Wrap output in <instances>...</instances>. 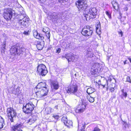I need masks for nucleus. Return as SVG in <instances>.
I'll return each instance as SVG.
<instances>
[{
	"instance_id": "nucleus-1",
	"label": "nucleus",
	"mask_w": 131,
	"mask_h": 131,
	"mask_svg": "<svg viewBox=\"0 0 131 131\" xmlns=\"http://www.w3.org/2000/svg\"><path fill=\"white\" fill-rule=\"evenodd\" d=\"M7 113L8 117V121L11 122H13L17 115L16 111L12 108H8L7 109Z\"/></svg>"
},
{
	"instance_id": "nucleus-2",
	"label": "nucleus",
	"mask_w": 131,
	"mask_h": 131,
	"mask_svg": "<svg viewBox=\"0 0 131 131\" xmlns=\"http://www.w3.org/2000/svg\"><path fill=\"white\" fill-rule=\"evenodd\" d=\"M78 86L75 83L71 84L68 87L67 90L68 93L74 94L77 96L79 95L78 93Z\"/></svg>"
},
{
	"instance_id": "nucleus-3",
	"label": "nucleus",
	"mask_w": 131,
	"mask_h": 131,
	"mask_svg": "<svg viewBox=\"0 0 131 131\" xmlns=\"http://www.w3.org/2000/svg\"><path fill=\"white\" fill-rule=\"evenodd\" d=\"M34 108V105L32 102H30L27 103L25 106L24 105L23 110L25 113H29L33 110Z\"/></svg>"
},
{
	"instance_id": "nucleus-4",
	"label": "nucleus",
	"mask_w": 131,
	"mask_h": 131,
	"mask_svg": "<svg viewBox=\"0 0 131 131\" xmlns=\"http://www.w3.org/2000/svg\"><path fill=\"white\" fill-rule=\"evenodd\" d=\"M93 32L92 28L88 26L85 27L82 29L81 33L85 36H89L92 35Z\"/></svg>"
},
{
	"instance_id": "nucleus-5",
	"label": "nucleus",
	"mask_w": 131,
	"mask_h": 131,
	"mask_svg": "<svg viewBox=\"0 0 131 131\" xmlns=\"http://www.w3.org/2000/svg\"><path fill=\"white\" fill-rule=\"evenodd\" d=\"M37 71L39 74L42 76H45L48 72L46 66L43 64H41L38 66Z\"/></svg>"
},
{
	"instance_id": "nucleus-6",
	"label": "nucleus",
	"mask_w": 131,
	"mask_h": 131,
	"mask_svg": "<svg viewBox=\"0 0 131 131\" xmlns=\"http://www.w3.org/2000/svg\"><path fill=\"white\" fill-rule=\"evenodd\" d=\"M3 17L7 21L11 20L12 17V10L11 9H5L4 10L3 14Z\"/></svg>"
},
{
	"instance_id": "nucleus-7",
	"label": "nucleus",
	"mask_w": 131,
	"mask_h": 131,
	"mask_svg": "<svg viewBox=\"0 0 131 131\" xmlns=\"http://www.w3.org/2000/svg\"><path fill=\"white\" fill-rule=\"evenodd\" d=\"M76 5L80 10H85L86 9L87 5L84 3V1L82 0H78L76 2Z\"/></svg>"
},
{
	"instance_id": "nucleus-8",
	"label": "nucleus",
	"mask_w": 131,
	"mask_h": 131,
	"mask_svg": "<svg viewBox=\"0 0 131 131\" xmlns=\"http://www.w3.org/2000/svg\"><path fill=\"white\" fill-rule=\"evenodd\" d=\"M28 21L26 17H24L22 15H20L18 20L19 25L22 26V27L26 26Z\"/></svg>"
},
{
	"instance_id": "nucleus-9",
	"label": "nucleus",
	"mask_w": 131,
	"mask_h": 131,
	"mask_svg": "<svg viewBox=\"0 0 131 131\" xmlns=\"http://www.w3.org/2000/svg\"><path fill=\"white\" fill-rule=\"evenodd\" d=\"M40 89L41 90L36 92L37 97H41L47 95L48 92V88H44L43 89Z\"/></svg>"
},
{
	"instance_id": "nucleus-10",
	"label": "nucleus",
	"mask_w": 131,
	"mask_h": 131,
	"mask_svg": "<svg viewBox=\"0 0 131 131\" xmlns=\"http://www.w3.org/2000/svg\"><path fill=\"white\" fill-rule=\"evenodd\" d=\"M65 58L68 60L69 62L71 61L75 62L76 61L78 56L73 54L68 53L66 55Z\"/></svg>"
},
{
	"instance_id": "nucleus-11",
	"label": "nucleus",
	"mask_w": 131,
	"mask_h": 131,
	"mask_svg": "<svg viewBox=\"0 0 131 131\" xmlns=\"http://www.w3.org/2000/svg\"><path fill=\"white\" fill-rule=\"evenodd\" d=\"M19 48V47L15 45L12 46L10 50L11 54L14 56L17 54V51Z\"/></svg>"
},
{
	"instance_id": "nucleus-12",
	"label": "nucleus",
	"mask_w": 131,
	"mask_h": 131,
	"mask_svg": "<svg viewBox=\"0 0 131 131\" xmlns=\"http://www.w3.org/2000/svg\"><path fill=\"white\" fill-rule=\"evenodd\" d=\"M97 10L95 7L91 8L88 12L90 15L93 16V18H95L97 14Z\"/></svg>"
},
{
	"instance_id": "nucleus-13",
	"label": "nucleus",
	"mask_w": 131,
	"mask_h": 131,
	"mask_svg": "<svg viewBox=\"0 0 131 131\" xmlns=\"http://www.w3.org/2000/svg\"><path fill=\"white\" fill-rule=\"evenodd\" d=\"M20 87L18 86L16 89L14 87H12L11 88V89L13 93L18 96L21 93V91L20 90Z\"/></svg>"
},
{
	"instance_id": "nucleus-14",
	"label": "nucleus",
	"mask_w": 131,
	"mask_h": 131,
	"mask_svg": "<svg viewBox=\"0 0 131 131\" xmlns=\"http://www.w3.org/2000/svg\"><path fill=\"white\" fill-rule=\"evenodd\" d=\"M99 64L98 63L94 64L92 67L91 71L94 73V74H96L98 72V69L99 67Z\"/></svg>"
},
{
	"instance_id": "nucleus-15",
	"label": "nucleus",
	"mask_w": 131,
	"mask_h": 131,
	"mask_svg": "<svg viewBox=\"0 0 131 131\" xmlns=\"http://www.w3.org/2000/svg\"><path fill=\"white\" fill-rule=\"evenodd\" d=\"M35 43L36 45L37 49L39 50H41L44 46L43 42H40L37 41H35Z\"/></svg>"
},
{
	"instance_id": "nucleus-16",
	"label": "nucleus",
	"mask_w": 131,
	"mask_h": 131,
	"mask_svg": "<svg viewBox=\"0 0 131 131\" xmlns=\"http://www.w3.org/2000/svg\"><path fill=\"white\" fill-rule=\"evenodd\" d=\"M44 88H47V85H46L45 83L40 82L38 83L36 87L37 89H42Z\"/></svg>"
},
{
	"instance_id": "nucleus-17",
	"label": "nucleus",
	"mask_w": 131,
	"mask_h": 131,
	"mask_svg": "<svg viewBox=\"0 0 131 131\" xmlns=\"http://www.w3.org/2000/svg\"><path fill=\"white\" fill-rule=\"evenodd\" d=\"M51 87L52 88L55 90L58 89L59 88V85L57 81H53L51 83Z\"/></svg>"
},
{
	"instance_id": "nucleus-18",
	"label": "nucleus",
	"mask_w": 131,
	"mask_h": 131,
	"mask_svg": "<svg viewBox=\"0 0 131 131\" xmlns=\"http://www.w3.org/2000/svg\"><path fill=\"white\" fill-rule=\"evenodd\" d=\"M21 126V125L20 124H17L11 127V131H16V130L20 129Z\"/></svg>"
},
{
	"instance_id": "nucleus-19",
	"label": "nucleus",
	"mask_w": 131,
	"mask_h": 131,
	"mask_svg": "<svg viewBox=\"0 0 131 131\" xmlns=\"http://www.w3.org/2000/svg\"><path fill=\"white\" fill-rule=\"evenodd\" d=\"M37 119V117L35 115L33 116L32 117L29 119L27 123L29 125H31L32 124L34 123L36 120Z\"/></svg>"
},
{
	"instance_id": "nucleus-20",
	"label": "nucleus",
	"mask_w": 131,
	"mask_h": 131,
	"mask_svg": "<svg viewBox=\"0 0 131 131\" xmlns=\"http://www.w3.org/2000/svg\"><path fill=\"white\" fill-rule=\"evenodd\" d=\"M58 14L55 12H52L50 15V18L51 19H54L55 20H57L58 19Z\"/></svg>"
},
{
	"instance_id": "nucleus-21",
	"label": "nucleus",
	"mask_w": 131,
	"mask_h": 131,
	"mask_svg": "<svg viewBox=\"0 0 131 131\" xmlns=\"http://www.w3.org/2000/svg\"><path fill=\"white\" fill-rule=\"evenodd\" d=\"M80 107L81 108L80 109H78L77 110V111H78V112L80 113L83 112L84 110L85 109V106L84 104L82 103L81 104Z\"/></svg>"
},
{
	"instance_id": "nucleus-22",
	"label": "nucleus",
	"mask_w": 131,
	"mask_h": 131,
	"mask_svg": "<svg viewBox=\"0 0 131 131\" xmlns=\"http://www.w3.org/2000/svg\"><path fill=\"white\" fill-rule=\"evenodd\" d=\"M113 8L116 10H117L119 8V5L117 2L113 1L112 2Z\"/></svg>"
},
{
	"instance_id": "nucleus-23",
	"label": "nucleus",
	"mask_w": 131,
	"mask_h": 131,
	"mask_svg": "<svg viewBox=\"0 0 131 131\" xmlns=\"http://www.w3.org/2000/svg\"><path fill=\"white\" fill-rule=\"evenodd\" d=\"M5 125L4 119L0 116V129L2 128Z\"/></svg>"
},
{
	"instance_id": "nucleus-24",
	"label": "nucleus",
	"mask_w": 131,
	"mask_h": 131,
	"mask_svg": "<svg viewBox=\"0 0 131 131\" xmlns=\"http://www.w3.org/2000/svg\"><path fill=\"white\" fill-rule=\"evenodd\" d=\"M64 124L66 125L68 127H70L72 125V122L70 120H68L67 121H64Z\"/></svg>"
},
{
	"instance_id": "nucleus-25",
	"label": "nucleus",
	"mask_w": 131,
	"mask_h": 131,
	"mask_svg": "<svg viewBox=\"0 0 131 131\" xmlns=\"http://www.w3.org/2000/svg\"><path fill=\"white\" fill-rule=\"evenodd\" d=\"M25 51V49L24 48H20L19 47L17 51V54L20 55L21 54H23Z\"/></svg>"
},
{
	"instance_id": "nucleus-26",
	"label": "nucleus",
	"mask_w": 131,
	"mask_h": 131,
	"mask_svg": "<svg viewBox=\"0 0 131 131\" xmlns=\"http://www.w3.org/2000/svg\"><path fill=\"white\" fill-rule=\"evenodd\" d=\"M95 91V89L93 88H89L87 90V92L89 94H90L94 92Z\"/></svg>"
},
{
	"instance_id": "nucleus-27",
	"label": "nucleus",
	"mask_w": 131,
	"mask_h": 131,
	"mask_svg": "<svg viewBox=\"0 0 131 131\" xmlns=\"http://www.w3.org/2000/svg\"><path fill=\"white\" fill-rule=\"evenodd\" d=\"M87 54L88 57L92 58L94 57L95 56L93 51H88Z\"/></svg>"
},
{
	"instance_id": "nucleus-28",
	"label": "nucleus",
	"mask_w": 131,
	"mask_h": 131,
	"mask_svg": "<svg viewBox=\"0 0 131 131\" xmlns=\"http://www.w3.org/2000/svg\"><path fill=\"white\" fill-rule=\"evenodd\" d=\"M87 98L91 103H93L94 101V97H92L90 95L87 96Z\"/></svg>"
},
{
	"instance_id": "nucleus-29",
	"label": "nucleus",
	"mask_w": 131,
	"mask_h": 131,
	"mask_svg": "<svg viewBox=\"0 0 131 131\" xmlns=\"http://www.w3.org/2000/svg\"><path fill=\"white\" fill-rule=\"evenodd\" d=\"M96 31H97V30L99 31L100 30V29L101 28V26L100 25V23L99 22L97 24L96 26Z\"/></svg>"
},
{
	"instance_id": "nucleus-30",
	"label": "nucleus",
	"mask_w": 131,
	"mask_h": 131,
	"mask_svg": "<svg viewBox=\"0 0 131 131\" xmlns=\"http://www.w3.org/2000/svg\"><path fill=\"white\" fill-rule=\"evenodd\" d=\"M36 38L38 39L43 40L44 39V38L42 34H38Z\"/></svg>"
},
{
	"instance_id": "nucleus-31",
	"label": "nucleus",
	"mask_w": 131,
	"mask_h": 131,
	"mask_svg": "<svg viewBox=\"0 0 131 131\" xmlns=\"http://www.w3.org/2000/svg\"><path fill=\"white\" fill-rule=\"evenodd\" d=\"M46 111L47 113L49 114L51 112L52 109L50 107L47 108L46 109Z\"/></svg>"
},
{
	"instance_id": "nucleus-32",
	"label": "nucleus",
	"mask_w": 131,
	"mask_h": 131,
	"mask_svg": "<svg viewBox=\"0 0 131 131\" xmlns=\"http://www.w3.org/2000/svg\"><path fill=\"white\" fill-rule=\"evenodd\" d=\"M33 33L34 36L36 38L38 34L37 31L35 30H34L33 31Z\"/></svg>"
},
{
	"instance_id": "nucleus-33",
	"label": "nucleus",
	"mask_w": 131,
	"mask_h": 131,
	"mask_svg": "<svg viewBox=\"0 0 131 131\" xmlns=\"http://www.w3.org/2000/svg\"><path fill=\"white\" fill-rule=\"evenodd\" d=\"M68 121L66 116H63L61 119V121L64 123V121Z\"/></svg>"
},
{
	"instance_id": "nucleus-34",
	"label": "nucleus",
	"mask_w": 131,
	"mask_h": 131,
	"mask_svg": "<svg viewBox=\"0 0 131 131\" xmlns=\"http://www.w3.org/2000/svg\"><path fill=\"white\" fill-rule=\"evenodd\" d=\"M106 14L108 16V18L110 19L111 18V13L108 11H107L105 12Z\"/></svg>"
},
{
	"instance_id": "nucleus-35",
	"label": "nucleus",
	"mask_w": 131,
	"mask_h": 131,
	"mask_svg": "<svg viewBox=\"0 0 131 131\" xmlns=\"http://www.w3.org/2000/svg\"><path fill=\"white\" fill-rule=\"evenodd\" d=\"M48 28H43L42 30V31L46 34V32H48Z\"/></svg>"
},
{
	"instance_id": "nucleus-36",
	"label": "nucleus",
	"mask_w": 131,
	"mask_h": 131,
	"mask_svg": "<svg viewBox=\"0 0 131 131\" xmlns=\"http://www.w3.org/2000/svg\"><path fill=\"white\" fill-rule=\"evenodd\" d=\"M85 127L84 125H82L79 131H85L84 129Z\"/></svg>"
},
{
	"instance_id": "nucleus-37",
	"label": "nucleus",
	"mask_w": 131,
	"mask_h": 131,
	"mask_svg": "<svg viewBox=\"0 0 131 131\" xmlns=\"http://www.w3.org/2000/svg\"><path fill=\"white\" fill-rule=\"evenodd\" d=\"M46 36L47 37L48 39H50V32L48 31L47 32H46Z\"/></svg>"
},
{
	"instance_id": "nucleus-38",
	"label": "nucleus",
	"mask_w": 131,
	"mask_h": 131,
	"mask_svg": "<svg viewBox=\"0 0 131 131\" xmlns=\"http://www.w3.org/2000/svg\"><path fill=\"white\" fill-rule=\"evenodd\" d=\"M52 117L55 119H58L59 118V116L58 115H53L52 116Z\"/></svg>"
},
{
	"instance_id": "nucleus-39",
	"label": "nucleus",
	"mask_w": 131,
	"mask_h": 131,
	"mask_svg": "<svg viewBox=\"0 0 131 131\" xmlns=\"http://www.w3.org/2000/svg\"><path fill=\"white\" fill-rule=\"evenodd\" d=\"M111 81H112V79H111V78L110 77H108V80H106V82L107 83V85H108V81H109L110 82H111Z\"/></svg>"
},
{
	"instance_id": "nucleus-40",
	"label": "nucleus",
	"mask_w": 131,
	"mask_h": 131,
	"mask_svg": "<svg viewBox=\"0 0 131 131\" xmlns=\"http://www.w3.org/2000/svg\"><path fill=\"white\" fill-rule=\"evenodd\" d=\"M126 81L131 83V81H130V77L128 76L126 78Z\"/></svg>"
},
{
	"instance_id": "nucleus-41",
	"label": "nucleus",
	"mask_w": 131,
	"mask_h": 131,
	"mask_svg": "<svg viewBox=\"0 0 131 131\" xmlns=\"http://www.w3.org/2000/svg\"><path fill=\"white\" fill-rule=\"evenodd\" d=\"M29 31H25L24 32L23 34L26 35H28L29 34Z\"/></svg>"
},
{
	"instance_id": "nucleus-42",
	"label": "nucleus",
	"mask_w": 131,
	"mask_h": 131,
	"mask_svg": "<svg viewBox=\"0 0 131 131\" xmlns=\"http://www.w3.org/2000/svg\"><path fill=\"white\" fill-rule=\"evenodd\" d=\"M68 0H58V1L59 2L62 3H64L65 2H67L68 1Z\"/></svg>"
},
{
	"instance_id": "nucleus-43",
	"label": "nucleus",
	"mask_w": 131,
	"mask_h": 131,
	"mask_svg": "<svg viewBox=\"0 0 131 131\" xmlns=\"http://www.w3.org/2000/svg\"><path fill=\"white\" fill-rule=\"evenodd\" d=\"M122 95L123 96H125V97L126 98L127 96V92H125L124 93H122Z\"/></svg>"
},
{
	"instance_id": "nucleus-44",
	"label": "nucleus",
	"mask_w": 131,
	"mask_h": 131,
	"mask_svg": "<svg viewBox=\"0 0 131 131\" xmlns=\"http://www.w3.org/2000/svg\"><path fill=\"white\" fill-rule=\"evenodd\" d=\"M61 49L60 48H58L56 49V52L57 53H59Z\"/></svg>"
},
{
	"instance_id": "nucleus-45",
	"label": "nucleus",
	"mask_w": 131,
	"mask_h": 131,
	"mask_svg": "<svg viewBox=\"0 0 131 131\" xmlns=\"http://www.w3.org/2000/svg\"><path fill=\"white\" fill-rule=\"evenodd\" d=\"M89 13L88 14H84V16L86 18V20H87V18H88V16H89L88 15L89 14Z\"/></svg>"
},
{
	"instance_id": "nucleus-46",
	"label": "nucleus",
	"mask_w": 131,
	"mask_h": 131,
	"mask_svg": "<svg viewBox=\"0 0 131 131\" xmlns=\"http://www.w3.org/2000/svg\"><path fill=\"white\" fill-rule=\"evenodd\" d=\"M6 45L5 44L3 45L2 47V50H4L5 49Z\"/></svg>"
},
{
	"instance_id": "nucleus-47",
	"label": "nucleus",
	"mask_w": 131,
	"mask_h": 131,
	"mask_svg": "<svg viewBox=\"0 0 131 131\" xmlns=\"http://www.w3.org/2000/svg\"><path fill=\"white\" fill-rule=\"evenodd\" d=\"M114 89L113 88H111L110 89V91L111 92H112L114 91Z\"/></svg>"
},
{
	"instance_id": "nucleus-48",
	"label": "nucleus",
	"mask_w": 131,
	"mask_h": 131,
	"mask_svg": "<svg viewBox=\"0 0 131 131\" xmlns=\"http://www.w3.org/2000/svg\"><path fill=\"white\" fill-rule=\"evenodd\" d=\"M118 33L119 34L121 35V37H122V36L123 32H122V31L121 30L120 31H118Z\"/></svg>"
},
{
	"instance_id": "nucleus-49",
	"label": "nucleus",
	"mask_w": 131,
	"mask_h": 131,
	"mask_svg": "<svg viewBox=\"0 0 131 131\" xmlns=\"http://www.w3.org/2000/svg\"><path fill=\"white\" fill-rule=\"evenodd\" d=\"M124 10L127 11L128 9V8L127 7H126L124 8Z\"/></svg>"
},
{
	"instance_id": "nucleus-50",
	"label": "nucleus",
	"mask_w": 131,
	"mask_h": 131,
	"mask_svg": "<svg viewBox=\"0 0 131 131\" xmlns=\"http://www.w3.org/2000/svg\"><path fill=\"white\" fill-rule=\"evenodd\" d=\"M128 59L129 60L130 62L131 63V58H128Z\"/></svg>"
},
{
	"instance_id": "nucleus-51",
	"label": "nucleus",
	"mask_w": 131,
	"mask_h": 131,
	"mask_svg": "<svg viewBox=\"0 0 131 131\" xmlns=\"http://www.w3.org/2000/svg\"><path fill=\"white\" fill-rule=\"evenodd\" d=\"M40 1H41L42 2H45L46 1V0H39Z\"/></svg>"
},
{
	"instance_id": "nucleus-52",
	"label": "nucleus",
	"mask_w": 131,
	"mask_h": 131,
	"mask_svg": "<svg viewBox=\"0 0 131 131\" xmlns=\"http://www.w3.org/2000/svg\"><path fill=\"white\" fill-rule=\"evenodd\" d=\"M126 61H127V60H126L124 62V64H126Z\"/></svg>"
},
{
	"instance_id": "nucleus-53",
	"label": "nucleus",
	"mask_w": 131,
	"mask_h": 131,
	"mask_svg": "<svg viewBox=\"0 0 131 131\" xmlns=\"http://www.w3.org/2000/svg\"><path fill=\"white\" fill-rule=\"evenodd\" d=\"M124 89H122L121 90V91L122 92V93H124Z\"/></svg>"
},
{
	"instance_id": "nucleus-54",
	"label": "nucleus",
	"mask_w": 131,
	"mask_h": 131,
	"mask_svg": "<svg viewBox=\"0 0 131 131\" xmlns=\"http://www.w3.org/2000/svg\"><path fill=\"white\" fill-rule=\"evenodd\" d=\"M58 106H55V107H54V108L56 109H58Z\"/></svg>"
},
{
	"instance_id": "nucleus-55",
	"label": "nucleus",
	"mask_w": 131,
	"mask_h": 131,
	"mask_svg": "<svg viewBox=\"0 0 131 131\" xmlns=\"http://www.w3.org/2000/svg\"><path fill=\"white\" fill-rule=\"evenodd\" d=\"M102 86H103V88H105V85H101Z\"/></svg>"
},
{
	"instance_id": "nucleus-56",
	"label": "nucleus",
	"mask_w": 131,
	"mask_h": 131,
	"mask_svg": "<svg viewBox=\"0 0 131 131\" xmlns=\"http://www.w3.org/2000/svg\"><path fill=\"white\" fill-rule=\"evenodd\" d=\"M108 85H107V87H106V89H106V90H107H107H108Z\"/></svg>"
},
{
	"instance_id": "nucleus-57",
	"label": "nucleus",
	"mask_w": 131,
	"mask_h": 131,
	"mask_svg": "<svg viewBox=\"0 0 131 131\" xmlns=\"http://www.w3.org/2000/svg\"><path fill=\"white\" fill-rule=\"evenodd\" d=\"M18 131H23L21 130H18Z\"/></svg>"
},
{
	"instance_id": "nucleus-58",
	"label": "nucleus",
	"mask_w": 131,
	"mask_h": 131,
	"mask_svg": "<svg viewBox=\"0 0 131 131\" xmlns=\"http://www.w3.org/2000/svg\"><path fill=\"white\" fill-rule=\"evenodd\" d=\"M1 65H0V71L1 70Z\"/></svg>"
},
{
	"instance_id": "nucleus-59",
	"label": "nucleus",
	"mask_w": 131,
	"mask_h": 131,
	"mask_svg": "<svg viewBox=\"0 0 131 131\" xmlns=\"http://www.w3.org/2000/svg\"><path fill=\"white\" fill-rule=\"evenodd\" d=\"M130 99L131 100V98Z\"/></svg>"
}]
</instances>
